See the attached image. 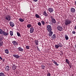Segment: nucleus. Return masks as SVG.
I'll list each match as a JSON object with an SVG mask.
<instances>
[{
    "instance_id": "44",
    "label": "nucleus",
    "mask_w": 76,
    "mask_h": 76,
    "mask_svg": "<svg viewBox=\"0 0 76 76\" xmlns=\"http://www.w3.org/2000/svg\"><path fill=\"white\" fill-rule=\"evenodd\" d=\"M75 29H76V25L75 26V27H74Z\"/></svg>"
},
{
    "instance_id": "4",
    "label": "nucleus",
    "mask_w": 76,
    "mask_h": 76,
    "mask_svg": "<svg viewBox=\"0 0 76 76\" xmlns=\"http://www.w3.org/2000/svg\"><path fill=\"white\" fill-rule=\"evenodd\" d=\"M46 29L48 32H50L52 31V27L50 25H48L46 26Z\"/></svg>"
},
{
    "instance_id": "48",
    "label": "nucleus",
    "mask_w": 76,
    "mask_h": 76,
    "mask_svg": "<svg viewBox=\"0 0 76 76\" xmlns=\"http://www.w3.org/2000/svg\"><path fill=\"white\" fill-rule=\"evenodd\" d=\"M75 47L76 48V44L75 45Z\"/></svg>"
},
{
    "instance_id": "14",
    "label": "nucleus",
    "mask_w": 76,
    "mask_h": 76,
    "mask_svg": "<svg viewBox=\"0 0 76 76\" xmlns=\"http://www.w3.org/2000/svg\"><path fill=\"white\" fill-rule=\"evenodd\" d=\"M43 15H44V16H45L47 17L48 16V14L46 12V11H44L43 12Z\"/></svg>"
},
{
    "instance_id": "43",
    "label": "nucleus",
    "mask_w": 76,
    "mask_h": 76,
    "mask_svg": "<svg viewBox=\"0 0 76 76\" xmlns=\"http://www.w3.org/2000/svg\"><path fill=\"white\" fill-rule=\"evenodd\" d=\"M69 67H70V68H72V65H69Z\"/></svg>"
},
{
    "instance_id": "39",
    "label": "nucleus",
    "mask_w": 76,
    "mask_h": 76,
    "mask_svg": "<svg viewBox=\"0 0 76 76\" xmlns=\"http://www.w3.org/2000/svg\"><path fill=\"white\" fill-rule=\"evenodd\" d=\"M72 34H76V32L75 31H73L72 32Z\"/></svg>"
},
{
    "instance_id": "28",
    "label": "nucleus",
    "mask_w": 76,
    "mask_h": 76,
    "mask_svg": "<svg viewBox=\"0 0 76 76\" xmlns=\"http://www.w3.org/2000/svg\"><path fill=\"white\" fill-rule=\"evenodd\" d=\"M10 34L11 36L13 35V32L12 31H10Z\"/></svg>"
},
{
    "instance_id": "47",
    "label": "nucleus",
    "mask_w": 76,
    "mask_h": 76,
    "mask_svg": "<svg viewBox=\"0 0 76 76\" xmlns=\"http://www.w3.org/2000/svg\"><path fill=\"white\" fill-rule=\"evenodd\" d=\"M37 50H39V48H37Z\"/></svg>"
},
{
    "instance_id": "18",
    "label": "nucleus",
    "mask_w": 76,
    "mask_h": 76,
    "mask_svg": "<svg viewBox=\"0 0 76 76\" xmlns=\"http://www.w3.org/2000/svg\"><path fill=\"white\" fill-rule=\"evenodd\" d=\"M51 21L53 23H56V20L54 18L51 19Z\"/></svg>"
},
{
    "instance_id": "16",
    "label": "nucleus",
    "mask_w": 76,
    "mask_h": 76,
    "mask_svg": "<svg viewBox=\"0 0 76 76\" xmlns=\"http://www.w3.org/2000/svg\"><path fill=\"white\" fill-rule=\"evenodd\" d=\"M56 38V34H53L51 37V38L53 39H55V38Z\"/></svg>"
},
{
    "instance_id": "32",
    "label": "nucleus",
    "mask_w": 76,
    "mask_h": 76,
    "mask_svg": "<svg viewBox=\"0 0 76 76\" xmlns=\"http://www.w3.org/2000/svg\"><path fill=\"white\" fill-rule=\"evenodd\" d=\"M3 44V41H1L0 42V47H1Z\"/></svg>"
},
{
    "instance_id": "20",
    "label": "nucleus",
    "mask_w": 76,
    "mask_h": 76,
    "mask_svg": "<svg viewBox=\"0 0 76 76\" xmlns=\"http://www.w3.org/2000/svg\"><path fill=\"white\" fill-rule=\"evenodd\" d=\"M16 66H15V65H13L12 66V69L14 70H15L16 69Z\"/></svg>"
},
{
    "instance_id": "7",
    "label": "nucleus",
    "mask_w": 76,
    "mask_h": 76,
    "mask_svg": "<svg viewBox=\"0 0 76 76\" xmlns=\"http://www.w3.org/2000/svg\"><path fill=\"white\" fill-rule=\"evenodd\" d=\"M30 33L31 34H32L34 32V28L33 27H31L30 28Z\"/></svg>"
},
{
    "instance_id": "45",
    "label": "nucleus",
    "mask_w": 76,
    "mask_h": 76,
    "mask_svg": "<svg viewBox=\"0 0 76 76\" xmlns=\"http://www.w3.org/2000/svg\"><path fill=\"white\" fill-rule=\"evenodd\" d=\"M52 61H53V63H54L55 61H54V60H52Z\"/></svg>"
},
{
    "instance_id": "1",
    "label": "nucleus",
    "mask_w": 76,
    "mask_h": 76,
    "mask_svg": "<svg viewBox=\"0 0 76 76\" xmlns=\"http://www.w3.org/2000/svg\"><path fill=\"white\" fill-rule=\"evenodd\" d=\"M65 25L66 26L69 25L72 23V21L69 18H67L65 20Z\"/></svg>"
},
{
    "instance_id": "42",
    "label": "nucleus",
    "mask_w": 76,
    "mask_h": 76,
    "mask_svg": "<svg viewBox=\"0 0 76 76\" xmlns=\"http://www.w3.org/2000/svg\"><path fill=\"white\" fill-rule=\"evenodd\" d=\"M50 18L51 19H54V18H53V16H51L50 17Z\"/></svg>"
},
{
    "instance_id": "27",
    "label": "nucleus",
    "mask_w": 76,
    "mask_h": 76,
    "mask_svg": "<svg viewBox=\"0 0 76 76\" xmlns=\"http://www.w3.org/2000/svg\"><path fill=\"white\" fill-rule=\"evenodd\" d=\"M19 20L21 22H24V20L22 19V18H19Z\"/></svg>"
},
{
    "instance_id": "8",
    "label": "nucleus",
    "mask_w": 76,
    "mask_h": 76,
    "mask_svg": "<svg viewBox=\"0 0 76 76\" xmlns=\"http://www.w3.org/2000/svg\"><path fill=\"white\" fill-rule=\"evenodd\" d=\"M48 10L49 12H50V13H52L53 12V11H54V10L53 8H49L48 9Z\"/></svg>"
},
{
    "instance_id": "34",
    "label": "nucleus",
    "mask_w": 76,
    "mask_h": 76,
    "mask_svg": "<svg viewBox=\"0 0 76 76\" xmlns=\"http://www.w3.org/2000/svg\"><path fill=\"white\" fill-rule=\"evenodd\" d=\"M41 23L42 25H45V22L44 21V20H42L41 21Z\"/></svg>"
},
{
    "instance_id": "24",
    "label": "nucleus",
    "mask_w": 76,
    "mask_h": 76,
    "mask_svg": "<svg viewBox=\"0 0 76 76\" xmlns=\"http://www.w3.org/2000/svg\"><path fill=\"white\" fill-rule=\"evenodd\" d=\"M35 16L36 18H40V16H39L38 14H36Z\"/></svg>"
},
{
    "instance_id": "37",
    "label": "nucleus",
    "mask_w": 76,
    "mask_h": 76,
    "mask_svg": "<svg viewBox=\"0 0 76 76\" xmlns=\"http://www.w3.org/2000/svg\"><path fill=\"white\" fill-rule=\"evenodd\" d=\"M3 39L2 37H0V42H1V41H3Z\"/></svg>"
},
{
    "instance_id": "2",
    "label": "nucleus",
    "mask_w": 76,
    "mask_h": 76,
    "mask_svg": "<svg viewBox=\"0 0 76 76\" xmlns=\"http://www.w3.org/2000/svg\"><path fill=\"white\" fill-rule=\"evenodd\" d=\"M0 34L2 35L3 34L4 36H7L9 35V33L6 32L4 31H3V30L0 29Z\"/></svg>"
},
{
    "instance_id": "22",
    "label": "nucleus",
    "mask_w": 76,
    "mask_h": 76,
    "mask_svg": "<svg viewBox=\"0 0 76 76\" xmlns=\"http://www.w3.org/2000/svg\"><path fill=\"white\" fill-rule=\"evenodd\" d=\"M5 52L6 54H8L9 53V50H8V49H7L5 50Z\"/></svg>"
},
{
    "instance_id": "36",
    "label": "nucleus",
    "mask_w": 76,
    "mask_h": 76,
    "mask_svg": "<svg viewBox=\"0 0 76 76\" xmlns=\"http://www.w3.org/2000/svg\"><path fill=\"white\" fill-rule=\"evenodd\" d=\"M53 63L55 65H56V66H58V64H57V62H56V61H55V62Z\"/></svg>"
},
{
    "instance_id": "10",
    "label": "nucleus",
    "mask_w": 76,
    "mask_h": 76,
    "mask_svg": "<svg viewBox=\"0 0 76 76\" xmlns=\"http://www.w3.org/2000/svg\"><path fill=\"white\" fill-rule=\"evenodd\" d=\"M17 49L19 51H22V52L23 51V49L20 47L18 48Z\"/></svg>"
},
{
    "instance_id": "9",
    "label": "nucleus",
    "mask_w": 76,
    "mask_h": 76,
    "mask_svg": "<svg viewBox=\"0 0 76 76\" xmlns=\"http://www.w3.org/2000/svg\"><path fill=\"white\" fill-rule=\"evenodd\" d=\"M10 25L11 27H13L15 26V24L12 21L10 22Z\"/></svg>"
},
{
    "instance_id": "23",
    "label": "nucleus",
    "mask_w": 76,
    "mask_h": 76,
    "mask_svg": "<svg viewBox=\"0 0 76 76\" xmlns=\"http://www.w3.org/2000/svg\"><path fill=\"white\" fill-rule=\"evenodd\" d=\"M65 38L66 40H68L69 39V37H68V36L67 34H65Z\"/></svg>"
},
{
    "instance_id": "21",
    "label": "nucleus",
    "mask_w": 76,
    "mask_h": 76,
    "mask_svg": "<svg viewBox=\"0 0 76 76\" xmlns=\"http://www.w3.org/2000/svg\"><path fill=\"white\" fill-rule=\"evenodd\" d=\"M34 42H35L36 45H38V43H39V41L38 40H35L34 41Z\"/></svg>"
},
{
    "instance_id": "19",
    "label": "nucleus",
    "mask_w": 76,
    "mask_h": 76,
    "mask_svg": "<svg viewBox=\"0 0 76 76\" xmlns=\"http://www.w3.org/2000/svg\"><path fill=\"white\" fill-rule=\"evenodd\" d=\"M10 69V68H9V66H7L5 68V69L7 71H9Z\"/></svg>"
},
{
    "instance_id": "26",
    "label": "nucleus",
    "mask_w": 76,
    "mask_h": 76,
    "mask_svg": "<svg viewBox=\"0 0 76 76\" xmlns=\"http://www.w3.org/2000/svg\"><path fill=\"white\" fill-rule=\"evenodd\" d=\"M55 48H56V49H58V48H59V46L58 45H55Z\"/></svg>"
},
{
    "instance_id": "12",
    "label": "nucleus",
    "mask_w": 76,
    "mask_h": 76,
    "mask_svg": "<svg viewBox=\"0 0 76 76\" xmlns=\"http://www.w3.org/2000/svg\"><path fill=\"white\" fill-rule=\"evenodd\" d=\"M13 56L14 57H15V58L17 59L20 58V56H19V55H13Z\"/></svg>"
},
{
    "instance_id": "13",
    "label": "nucleus",
    "mask_w": 76,
    "mask_h": 76,
    "mask_svg": "<svg viewBox=\"0 0 76 76\" xmlns=\"http://www.w3.org/2000/svg\"><path fill=\"white\" fill-rule=\"evenodd\" d=\"M57 45H58V46L60 48L62 47H63V45L61 42H58L57 43Z\"/></svg>"
},
{
    "instance_id": "3",
    "label": "nucleus",
    "mask_w": 76,
    "mask_h": 76,
    "mask_svg": "<svg viewBox=\"0 0 76 76\" xmlns=\"http://www.w3.org/2000/svg\"><path fill=\"white\" fill-rule=\"evenodd\" d=\"M4 19L10 21L11 20V16L9 15H6L4 17Z\"/></svg>"
},
{
    "instance_id": "29",
    "label": "nucleus",
    "mask_w": 76,
    "mask_h": 76,
    "mask_svg": "<svg viewBox=\"0 0 76 76\" xmlns=\"http://www.w3.org/2000/svg\"><path fill=\"white\" fill-rule=\"evenodd\" d=\"M17 34L18 37H21V35L18 32H17Z\"/></svg>"
},
{
    "instance_id": "49",
    "label": "nucleus",
    "mask_w": 76,
    "mask_h": 76,
    "mask_svg": "<svg viewBox=\"0 0 76 76\" xmlns=\"http://www.w3.org/2000/svg\"><path fill=\"white\" fill-rule=\"evenodd\" d=\"M2 61H4V59H3Z\"/></svg>"
},
{
    "instance_id": "40",
    "label": "nucleus",
    "mask_w": 76,
    "mask_h": 76,
    "mask_svg": "<svg viewBox=\"0 0 76 76\" xmlns=\"http://www.w3.org/2000/svg\"><path fill=\"white\" fill-rule=\"evenodd\" d=\"M33 1L34 2H37V1H38V0H33Z\"/></svg>"
},
{
    "instance_id": "5",
    "label": "nucleus",
    "mask_w": 76,
    "mask_h": 76,
    "mask_svg": "<svg viewBox=\"0 0 76 76\" xmlns=\"http://www.w3.org/2000/svg\"><path fill=\"white\" fill-rule=\"evenodd\" d=\"M57 28L58 31H63V27L60 26H57Z\"/></svg>"
},
{
    "instance_id": "41",
    "label": "nucleus",
    "mask_w": 76,
    "mask_h": 76,
    "mask_svg": "<svg viewBox=\"0 0 76 76\" xmlns=\"http://www.w3.org/2000/svg\"><path fill=\"white\" fill-rule=\"evenodd\" d=\"M0 60H3V58L1 56H0Z\"/></svg>"
},
{
    "instance_id": "46",
    "label": "nucleus",
    "mask_w": 76,
    "mask_h": 76,
    "mask_svg": "<svg viewBox=\"0 0 76 76\" xmlns=\"http://www.w3.org/2000/svg\"><path fill=\"white\" fill-rule=\"evenodd\" d=\"M75 5L76 6V1H75Z\"/></svg>"
},
{
    "instance_id": "50",
    "label": "nucleus",
    "mask_w": 76,
    "mask_h": 76,
    "mask_svg": "<svg viewBox=\"0 0 76 76\" xmlns=\"http://www.w3.org/2000/svg\"><path fill=\"white\" fill-rule=\"evenodd\" d=\"M37 48H38V47L37 46Z\"/></svg>"
},
{
    "instance_id": "25",
    "label": "nucleus",
    "mask_w": 76,
    "mask_h": 76,
    "mask_svg": "<svg viewBox=\"0 0 76 76\" xmlns=\"http://www.w3.org/2000/svg\"><path fill=\"white\" fill-rule=\"evenodd\" d=\"M27 28H31V27H32V26L31 25V24H28V25H27Z\"/></svg>"
},
{
    "instance_id": "11",
    "label": "nucleus",
    "mask_w": 76,
    "mask_h": 76,
    "mask_svg": "<svg viewBox=\"0 0 76 76\" xmlns=\"http://www.w3.org/2000/svg\"><path fill=\"white\" fill-rule=\"evenodd\" d=\"M71 12L72 13H75V11L76 10H75V9L74 8H71Z\"/></svg>"
},
{
    "instance_id": "17",
    "label": "nucleus",
    "mask_w": 76,
    "mask_h": 76,
    "mask_svg": "<svg viewBox=\"0 0 76 76\" xmlns=\"http://www.w3.org/2000/svg\"><path fill=\"white\" fill-rule=\"evenodd\" d=\"M65 62H66V63H67V64H70V61H69V60H68V59H65Z\"/></svg>"
},
{
    "instance_id": "38",
    "label": "nucleus",
    "mask_w": 76,
    "mask_h": 76,
    "mask_svg": "<svg viewBox=\"0 0 76 76\" xmlns=\"http://www.w3.org/2000/svg\"><path fill=\"white\" fill-rule=\"evenodd\" d=\"M47 76H51V74L49 73L47 74Z\"/></svg>"
},
{
    "instance_id": "30",
    "label": "nucleus",
    "mask_w": 76,
    "mask_h": 76,
    "mask_svg": "<svg viewBox=\"0 0 76 76\" xmlns=\"http://www.w3.org/2000/svg\"><path fill=\"white\" fill-rule=\"evenodd\" d=\"M4 74L3 72H1L0 73V76H4Z\"/></svg>"
},
{
    "instance_id": "33",
    "label": "nucleus",
    "mask_w": 76,
    "mask_h": 76,
    "mask_svg": "<svg viewBox=\"0 0 76 76\" xmlns=\"http://www.w3.org/2000/svg\"><path fill=\"white\" fill-rule=\"evenodd\" d=\"M37 24L38 25V26H41V23L40 22H38L37 23Z\"/></svg>"
},
{
    "instance_id": "15",
    "label": "nucleus",
    "mask_w": 76,
    "mask_h": 76,
    "mask_svg": "<svg viewBox=\"0 0 76 76\" xmlns=\"http://www.w3.org/2000/svg\"><path fill=\"white\" fill-rule=\"evenodd\" d=\"M49 32L48 35L49 37H51L52 35H53V31H50L48 32Z\"/></svg>"
},
{
    "instance_id": "31",
    "label": "nucleus",
    "mask_w": 76,
    "mask_h": 76,
    "mask_svg": "<svg viewBox=\"0 0 76 76\" xmlns=\"http://www.w3.org/2000/svg\"><path fill=\"white\" fill-rule=\"evenodd\" d=\"M41 67L42 68V69H45V66H44V65H41Z\"/></svg>"
},
{
    "instance_id": "35",
    "label": "nucleus",
    "mask_w": 76,
    "mask_h": 76,
    "mask_svg": "<svg viewBox=\"0 0 76 76\" xmlns=\"http://www.w3.org/2000/svg\"><path fill=\"white\" fill-rule=\"evenodd\" d=\"M26 48L27 50H29V48H30V47L28 45H27L26 46Z\"/></svg>"
},
{
    "instance_id": "6",
    "label": "nucleus",
    "mask_w": 76,
    "mask_h": 76,
    "mask_svg": "<svg viewBox=\"0 0 76 76\" xmlns=\"http://www.w3.org/2000/svg\"><path fill=\"white\" fill-rule=\"evenodd\" d=\"M12 43L13 44V45H17V46H18V45H19V44H18V42H16V41H13L12 42Z\"/></svg>"
}]
</instances>
